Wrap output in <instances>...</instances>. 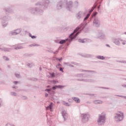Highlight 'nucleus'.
Instances as JSON below:
<instances>
[{
    "label": "nucleus",
    "mask_w": 126,
    "mask_h": 126,
    "mask_svg": "<svg viewBox=\"0 0 126 126\" xmlns=\"http://www.w3.org/2000/svg\"><path fill=\"white\" fill-rule=\"evenodd\" d=\"M115 119H116L117 121L123 120V119H124V113L120 112H118L115 116Z\"/></svg>",
    "instance_id": "1"
},
{
    "label": "nucleus",
    "mask_w": 126,
    "mask_h": 126,
    "mask_svg": "<svg viewBox=\"0 0 126 126\" xmlns=\"http://www.w3.org/2000/svg\"><path fill=\"white\" fill-rule=\"evenodd\" d=\"M106 120V118L104 115L100 116L97 122L99 124V125H102V124H104L105 123V121ZM100 123H101L100 124Z\"/></svg>",
    "instance_id": "2"
},
{
    "label": "nucleus",
    "mask_w": 126,
    "mask_h": 126,
    "mask_svg": "<svg viewBox=\"0 0 126 126\" xmlns=\"http://www.w3.org/2000/svg\"><path fill=\"white\" fill-rule=\"evenodd\" d=\"M79 29H80V28L77 27V28L74 30V32H73V33L70 35V38H71V39H74V38H75V37H76V36H77V35H78V34H79V32H77V33L76 34V35H75V36H73V35H74V33H75V32H77V31H78V30H79Z\"/></svg>",
    "instance_id": "3"
},
{
    "label": "nucleus",
    "mask_w": 126,
    "mask_h": 126,
    "mask_svg": "<svg viewBox=\"0 0 126 126\" xmlns=\"http://www.w3.org/2000/svg\"><path fill=\"white\" fill-rule=\"evenodd\" d=\"M62 115H63V118H64L65 120H66V119H67V113H66V111H63Z\"/></svg>",
    "instance_id": "4"
},
{
    "label": "nucleus",
    "mask_w": 126,
    "mask_h": 126,
    "mask_svg": "<svg viewBox=\"0 0 126 126\" xmlns=\"http://www.w3.org/2000/svg\"><path fill=\"white\" fill-rule=\"evenodd\" d=\"M64 87V86H55V87H53L52 88V89H53V90H56V89L57 88H59L60 89H62Z\"/></svg>",
    "instance_id": "5"
},
{
    "label": "nucleus",
    "mask_w": 126,
    "mask_h": 126,
    "mask_svg": "<svg viewBox=\"0 0 126 126\" xmlns=\"http://www.w3.org/2000/svg\"><path fill=\"white\" fill-rule=\"evenodd\" d=\"M73 100H74V101L76 102V103H80V100L79 99V98H77V97H74L73 98Z\"/></svg>",
    "instance_id": "6"
},
{
    "label": "nucleus",
    "mask_w": 126,
    "mask_h": 126,
    "mask_svg": "<svg viewBox=\"0 0 126 126\" xmlns=\"http://www.w3.org/2000/svg\"><path fill=\"white\" fill-rule=\"evenodd\" d=\"M53 107V103H51L49 106H48L46 107V110H49L50 109V111H52V107Z\"/></svg>",
    "instance_id": "7"
},
{
    "label": "nucleus",
    "mask_w": 126,
    "mask_h": 126,
    "mask_svg": "<svg viewBox=\"0 0 126 126\" xmlns=\"http://www.w3.org/2000/svg\"><path fill=\"white\" fill-rule=\"evenodd\" d=\"M63 105L64 106H67V107L70 106V104H68V103L65 102V101H63Z\"/></svg>",
    "instance_id": "8"
},
{
    "label": "nucleus",
    "mask_w": 126,
    "mask_h": 126,
    "mask_svg": "<svg viewBox=\"0 0 126 126\" xmlns=\"http://www.w3.org/2000/svg\"><path fill=\"white\" fill-rule=\"evenodd\" d=\"M97 59H99V60H104L105 59V58H104V57L103 56H97Z\"/></svg>",
    "instance_id": "9"
},
{
    "label": "nucleus",
    "mask_w": 126,
    "mask_h": 126,
    "mask_svg": "<svg viewBox=\"0 0 126 126\" xmlns=\"http://www.w3.org/2000/svg\"><path fill=\"white\" fill-rule=\"evenodd\" d=\"M30 36H31L32 39H36V36H32L31 33L30 34Z\"/></svg>",
    "instance_id": "10"
},
{
    "label": "nucleus",
    "mask_w": 126,
    "mask_h": 126,
    "mask_svg": "<svg viewBox=\"0 0 126 126\" xmlns=\"http://www.w3.org/2000/svg\"><path fill=\"white\" fill-rule=\"evenodd\" d=\"M89 16H90V14H88L87 15V16L85 18L84 20H86V19H87L89 17Z\"/></svg>",
    "instance_id": "11"
},
{
    "label": "nucleus",
    "mask_w": 126,
    "mask_h": 126,
    "mask_svg": "<svg viewBox=\"0 0 126 126\" xmlns=\"http://www.w3.org/2000/svg\"><path fill=\"white\" fill-rule=\"evenodd\" d=\"M64 43H65V40H61L60 42V44H64Z\"/></svg>",
    "instance_id": "12"
},
{
    "label": "nucleus",
    "mask_w": 126,
    "mask_h": 126,
    "mask_svg": "<svg viewBox=\"0 0 126 126\" xmlns=\"http://www.w3.org/2000/svg\"><path fill=\"white\" fill-rule=\"evenodd\" d=\"M95 104H97V103H102V101H94Z\"/></svg>",
    "instance_id": "13"
},
{
    "label": "nucleus",
    "mask_w": 126,
    "mask_h": 126,
    "mask_svg": "<svg viewBox=\"0 0 126 126\" xmlns=\"http://www.w3.org/2000/svg\"><path fill=\"white\" fill-rule=\"evenodd\" d=\"M94 8H95V7H93L92 8V9H91V10L90 11V13H91V12H92V11H93V10H94Z\"/></svg>",
    "instance_id": "14"
},
{
    "label": "nucleus",
    "mask_w": 126,
    "mask_h": 126,
    "mask_svg": "<svg viewBox=\"0 0 126 126\" xmlns=\"http://www.w3.org/2000/svg\"><path fill=\"white\" fill-rule=\"evenodd\" d=\"M51 77H55V74L54 73L50 74Z\"/></svg>",
    "instance_id": "15"
},
{
    "label": "nucleus",
    "mask_w": 126,
    "mask_h": 126,
    "mask_svg": "<svg viewBox=\"0 0 126 126\" xmlns=\"http://www.w3.org/2000/svg\"><path fill=\"white\" fill-rule=\"evenodd\" d=\"M97 15V12L94 13V16H96Z\"/></svg>",
    "instance_id": "16"
},
{
    "label": "nucleus",
    "mask_w": 126,
    "mask_h": 126,
    "mask_svg": "<svg viewBox=\"0 0 126 126\" xmlns=\"http://www.w3.org/2000/svg\"><path fill=\"white\" fill-rule=\"evenodd\" d=\"M60 69L61 71H62L63 72V68L61 67Z\"/></svg>",
    "instance_id": "17"
},
{
    "label": "nucleus",
    "mask_w": 126,
    "mask_h": 126,
    "mask_svg": "<svg viewBox=\"0 0 126 126\" xmlns=\"http://www.w3.org/2000/svg\"><path fill=\"white\" fill-rule=\"evenodd\" d=\"M45 91H47L48 92H49V91H50V89H46Z\"/></svg>",
    "instance_id": "18"
},
{
    "label": "nucleus",
    "mask_w": 126,
    "mask_h": 126,
    "mask_svg": "<svg viewBox=\"0 0 126 126\" xmlns=\"http://www.w3.org/2000/svg\"><path fill=\"white\" fill-rule=\"evenodd\" d=\"M48 96V94H45V97H47Z\"/></svg>",
    "instance_id": "19"
},
{
    "label": "nucleus",
    "mask_w": 126,
    "mask_h": 126,
    "mask_svg": "<svg viewBox=\"0 0 126 126\" xmlns=\"http://www.w3.org/2000/svg\"><path fill=\"white\" fill-rule=\"evenodd\" d=\"M19 49H20V48H19V47L16 48V50H19Z\"/></svg>",
    "instance_id": "20"
},
{
    "label": "nucleus",
    "mask_w": 126,
    "mask_h": 126,
    "mask_svg": "<svg viewBox=\"0 0 126 126\" xmlns=\"http://www.w3.org/2000/svg\"><path fill=\"white\" fill-rule=\"evenodd\" d=\"M17 83V82H15V84H16Z\"/></svg>",
    "instance_id": "21"
},
{
    "label": "nucleus",
    "mask_w": 126,
    "mask_h": 126,
    "mask_svg": "<svg viewBox=\"0 0 126 126\" xmlns=\"http://www.w3.org/2000/svg\"><path fill=\"white\" fill-rule=\"evenodd\" d=\"M80 42H81L82 43H84L83 41H80Z\"/></svg>",
    "instance_id": "22"
},
{
    "label": "nucleus",
    "mask_w": 126,
    "mask_h": 126,
    "mask_svg": "<svg viewBox=\"0 0 126 126\" xmlns=\"http://www.w3.org/2000/svg\"><path fill=\"white\" fill-rule=\"evenodd\" d=\"M69 102H70V99H69Z\"/></svg>",
    "instance_id": "23"
},
{
    "label": "nucleus",
    "mask_w": 126,
    "mask_h": 126,
    "mask_svg": "<svg viewBox=\"0 0 126 126\" xmlns=\"http://www.w3.org/2000/svg\"><path fill=\"white\" fill-rule=\"evenodd\" d=\"M84 117H87V116L85 115H84Z\"/></svg>",
    "instance_id": "24"
}]
</instances>
